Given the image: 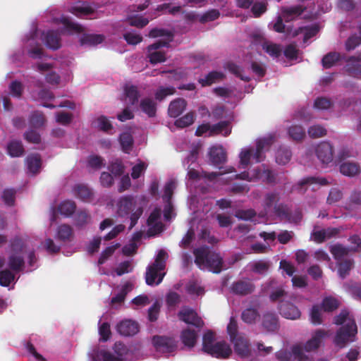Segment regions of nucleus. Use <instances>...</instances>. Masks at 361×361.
Instances as JSON below:
<instances>
[{
	"mask_svg": "<svg viewBox=\"0 0 361 361\" xmlns=\"http://www.w3.org/2000/svg\"><path fill=\"white\" fill-rule=\"evenodd\" d=\"M37 32H33L30 34V37L27 38V42L30 48L28 49V54L33 59H41L42 56V48L39 44H35V37Z\"/></svg>",
	"mask_w": 361,
	"mask_h": 361,
	"instance_id": "36",
	"label": "nucleus"
},
{
	"mask_svg": "<svg viewBox=\"0 0 361 361\" xmlns=\"http://www.w3.org/2000/svg\"><path fill=\"white\" fill-rule=\"evenodd\" d=\"M41 166V159L38 154H30L26 158V166L28 173L33 175L39 173Z\"/></svg>",
	"mask_w": 361,
	"mask_h": 361,
	"instance_id": "38",
	"label": "nucleus"
},
{
	"mask_svg": "<svg viewBox=\"0 0 361 361\" xmlns=\"http://www.w3.org/2000/svg\"><path fill=\"white\" fill-rule=\"evenodd\" d=\"M124 103L126 105H135L137 103L140 94L136 86L132 85H126L124 87Z\"/></svg>",
	"mask_w": 361,
	"mask_h": 361,
	"instance_id": "30",
	"label": "nucleus"
},
{
	"mask_svg": "<svg viewBox=\"0 0 361 361\" xmlns=\"http://www.w3.org/2000/svg\"><path fill=\"white\" fill-rule=\"evenodd\" d=\"M149 233L155 235L163 231L164 224L161 221V210L160 208H154L150 213L147 219Z\"/></svg>",
	"mask_w": 361,
	"mask_h": 361,
	"instance_id": "20",
	"label": "nucleus"
},
{
	"mask_svg": "<svg viewBox=\"0 0 361 361\" xmlns=\"http://www.w3.org/2000/svg\"><path fill=\"white\" fill-rule=\"evenodd\" d=\"M346 71L353 77L361 76V55L350 58L346 65Z\"/></svg>",
	"mask_w": 361,
	"mask_h": 361,
	"instance_id": "34",
	"label": "nucleus"
},
{
	"mask_svg": "<svg viewBox=\"0 0 361 361\" xmlns=\"http://www.w3.org/2000/svg\"><path fill=\"white\" fill-rule=\"evenodd\" d=\"M334 322L337 325H342L334 338L337 346L343 348L347 343L355 340L357 326L353 316L347 310H342L335 318Z\"/></svg>",
	"mask_w": 361,
	"mask_h": 361,
	"instance_id": "2",
	"label": "nucleus"
},
{
	"mask_svg": "<svg viewBox=\"0 0 361 361\" xmlns=\"http://www.w3.org/2000/svg\"><path fill=\"white\" fill-rule=\"evenodd\" d=\"M73 191L75 195L83 202H91L93 199L94 193L86 185L78 184L74 187Z\"/></svg>",
	"mask_w": 361,
	"mask_h": 361,
	"instance_id": "31",
	"label": "nucleus"
},
{
	"mask_svg": "<svg viewBox=\"0 0 361 361\" xmlns=\"http://www.w3.org/2000/svg\"><path fill=\"white\" fill-rule=\"evenodd\" d=\"M7 151L11 157H15L21 156L24 149L21 142L12 140L8 144Z\"/></svg>",
	"mask_w": 361,
	"mask_h": 361,
	"instance_id": "48",
	"label": "nucleus"
},
{
	"mask_svg": "<svg viewBox=\"0 0 361 361\" xmlns=\"http://www.w3.org/2000/svg\"><path fill=\"white\" fill-rule=\"evenodd\" d=\"M117 331L122 336H131L138 332V324L131 319H124L118 324Z\"/></svg>",
	"mask_w": 361,
	"mask_h": 361,
	"instance_id": "27",
	"label": "nucleus"
},
{
	"mask_svg": "<svg viewBox=\"0 0 361 361\" xmlns=\"http://www.w3.org/2000/svg\"><path fill=\"white\" fill-rule=\"evenodd\" d=\"M276 357L279 361H312L313 357L303 352L301 343L293 345L290 351L280 350L276 353Z\"/></svg>",
	"mask_w": 361,
	"mask_h": 361,
	"instance_id": "10",
	"label": "nucleus"
},
{
	"mask_svg": "<svg viewBox=\"0 0 361 361\" xmlns=\"http://www.w3.org/2000/svg\"><path fill=\"white\" fill-rule=\"evenodd\" d=\"M341 59L339 54L333 52L326 54L322 59L323 66L326 68H329L332 66L335 65Z\"/></svg>",
	"mask_w": 361,
	"mask_h": 361,
	"instance_id": "58",
	"label": "nucleus"
},
{
	"mask_svg": "<svg viewBox=\"0 0 361 361\" xmlns=\"http://www.w3.org/2000/svg\"><path fill=\"white\" fill-rule=\"evenodd\" d=\"M209 159L210 162L218 167L219 169H223V166L226 161V152L222 145H214L209 148Z\"/></svg>",
	"mask_w": 361,
	"mask_h": 361,
	"instance_id": "21",
	"label": "nucleus"
},
{
	"mask_svg": "<svg viewBox=\"0 0 361 361\" xmlns=\"http://www.w3.org/2000/svg\"><path fill=\"white\" fill-rule=\"evenodd\" d=\"M227 333L230 335L231 341L234 345L235 350L241 356H245L249 352L247 341L245 338L237 334V323L231 318L227 326Z\"/></svg>",
	"mask_w": 361,
	"mask_h": 361,
	"instance_id": "11",
	"label": "nucleus"
},
{
	"mask_svg": "<svg viewBox=\"0 0 361 361\" xmlns=\"http://www.w3.org/2000/svg\"><path fill=\"white\" fill-rule=\"evenodd\" d=\"M264 291H270L269 298L271 301L275 302L282 300V298L286 295V291L281 285H278V282L275 279H271L268 283L263 285Z\"/></svg>",
	"mask_w": 361,
	"mask_h": 361,
	"instance_id": "23",
	"label": "nucleus"
},
{
	"mask_svg": "<svg viewBox=\"0 0 361 361\" xmlns=\"http://www.w3.org/2000/svg\"><path fill=\"white\" fill-rule=\"evenodd\" d=\"M318 159L323 164H328L333 161V147L329 142H320L315 149Z\"/></svg>",
	"mask_w": 361,
	"mask_h": 361,
	"instance_id": "24",
	"label": "nucleus"
},
{
	"mask_svg": "<svg viewBox=\"0 0 361 361\" xmlns=\"http://www.w3.org/2000/svg\"><path fill=\"white\" fill-rule=\"evenodd\" d=\"M250 266L252 271L262 274L268 271L270 264L268 262L260 260L250 263Z\"/></svg>",
	"mask_w": 361,
	"mask_h": 361,
	"instance_id": "57",
	"label": "nucleus"
},
{
	"mask_svg": "<svg viewBox=\"0 0 361 361\" xmlns=\"http://www.w3.org/2000/svg\"><path fill=\"white\" fill-rule=\"evenodd\" d=\"M179 319L189 324H192L196 327H202L204 326V322L197 316V314L191 308L185 307L178 313Z\"/></svg>",
	"mask_w": 361,
	"mask_h": 361,
	"instance_id": "22",
	"label": "nucleus"
},
{
	"mask_svg": "<svg viewBox=\"0 0 361 361\" xmlns=\"http://www.w3.org/2000/svg\"><path fill=\"white\" fill-rule=\"evenodd\" d=\"M290 137L295 140H300L305 137V130L300 126H293L288 129Z\"/></svg>",
	"mask_w": 361,
	"mask_h": 361,
	"instance_id": "64",
	"label": "nucleus"
},
{
	"mask_svg": "<svg viewBox=\"0 0 361 361\" xmlns=\"http://www.w3.org/2000/svg\"><path fill=\"white\" fill-rule=\"evenodd\" d=\"M146 204V198L142 195H123L116 201V212L120 217L130 218L132 228L142 216Z\"/></svg>",
	"mask_w": 361,
	"mask_h": 361,
	"instance_id": "1",
	"label": "nucleus"
},
{
	"mask_svg": "<svg viewBox=\"0 0 361 361\" xmlns=\"http://www.w3.org/2000/svg\"><path fill=\"white\" fill-rule=\"evenodd\" d=\"M338 305V301L333 297H326L322 301V308L325 312L334 311Z\"/></svg>",
	"mask_w": 361,
	"mask_h": 361,
	"instance_id": "61",
	"label": "nucleus"
},
{
	"mask_svg": "<svg viewBox=\"0 0 361 361\" xmlns=\"http://www.w3.org/2000/svg\"><path fill=\"white\" fill-rule=\"evenodd\" d=\"M73 234L72 228L66 224L61 225L57 228L56 238L65 241L69 240Z\"/></svg>",
	"mask_w": 361,
	"mask_h": 361,
	"instance_id": "55",
	"label": "nucleus"
},
{
	"mask_svg": "<svg viewBox=\"0 0 361 361\" xmlns=\"http://www.w3.org/2000/svg\"><path fill=\"white\" fill-rule=\"evenodd\" d=\"M224 75L219 71H212L209 73L205 78L199 80V82L202 86L210 85L213 83L218 82L224 79Z\"/></svg>",
	"mask_w": 361,
	"mask_h": 361,
	"instance_id": "44",
	"label": "nucleus"
},
{
	"mask_svg": "<svg viewBox=\"0 0 361 361\" xmlns=\"http://www.w3.org/2000/svg\"><path fill=\"white\" fill-rule=\"evenodd\" d=\"M119 140L123 151L129 153L133 144L131 134L128 132L123 133L121 134Z\"/></svg>",
	"mask_w": 361,
	"mask_h": 361,
	"instance_id": "52",
	"label": "nucleus"
},
{
	"mask_svg": "<svg viewBox=\"0 0 361 361\" xmlns=\"http://www.w3.org/2000/svg\"><path fill=\"white\" fill-rule=\"evenodd\" d=\"M318 32V28L317 26H311L309 27H300L298 30H295L293 35L295 36L299 35L300 33H302L304 35V42H306L309 39L312 38Z\"/></svg>",
	"mask_w": 361,
	"mask_h": 361,
	"instance_id": "56",
	"label": "nucleus"
},
{
	"mask_svg": "<svg viewBox=\"0 0 361 361\" xmlns=\"http://www.w3.org/2000/svg\"><path fill=\"white\" fill-rule=\"evenodd\" d=\"M253 45L261 47L267 54L273 59L278 58L281 54L282 49L280 45L267 40L261 34L258 33L253 36Z\"/></svg>",
	"mask_w": 361,
	"mask_h": 361,
	"instance_id": "16",
	"label": "nucleus"
},
{
	"mask_svg": "<svg viewBox=\"0 0 361 361\" xmlns=\"http://www.w3.org/2000/svg\"><path fill=\"white\" fill-rule=\"evenodd\" d=\"M58 20L63 25L62 32L68 34L83 32L84 28L79 24L73 22L67 17L61 16Z\"/></svg>",
	"mask_w": 361,
	"mask_h": 361,
	"instance_id": "32",
	"label": "nucleus"
},
{
	"mask_svg": "<svg viewBox=\"0 0 361 361\" xmlns=\"http://www.w3.org/2000/svg\"><path fill=\"white\" fill-rule=\"evenodd\" d=\"M154 346L157 352L169 355L177 348V343L172 338L164 336H154L152 339Z\"/></svg>",
	"mask_w": 361,
	"mask_h": 361,
	"instance_id": "17",
	"label": "nucleus"
},
{
	"mask_svg": "<svg viewBox=\"0 0 361 361\" xmlns=\"http://www.w3.org/2000/svg\"><path fill=\"white\" fill-rule=\"evenodd\" d=\"M149 35L151 37H165L164 39H159L147 48V57L150 63H158L164 62L166 57L165 53L160 50V49L169 46V42L173 39V35L170 32H166L165 30L161 29L152 30Z\"/></svg>",
	"mask_w": 361,
	"mask_h": 361,
	"instance_id": "5",
	"label": "nucleus"
},
{
	"mask_svg": "<svg viewBox=\"0 0 361 361\" xmlns=\"http://www.w3.org/2000/svg\"><path fill=\"white\" fill-rule=\"evenodd\" d=\"M302 11V8L300 6L283 8L281 16L277 18L273 25L274 30L278 32H285L288 31V28H286V26L283 24V20H285L286 22L293 20L299 16Z\"/></svg>",
	"mask_w": 361,
	"mask_h": 361,
	"instance_id": "15",
	"label": "nucleus"
},
{
	"mask_svg": "<svg viewBox=\"0 0 361 361\" xmlns=\"http://www.w3.org/2000/svg\"><path fill=\"white\" fill-rule=\"evenodd\" d=\"M262 326L267 331H275L279 327L277 316L271 312L264 314L262 319Z\"/></svg>",
	"mask_w": 361,
	"mask_h": 361,
	"instance_id": "37",
	"label": "nucleus"
},
{
	"mask_svg": "<svg viewBox=\"0 0 361 361\" xmlns=\"http://www.w3.org/2000/svg\"><path fill=\"white\" fill-rule=\"evenodd\" d=\"M254 290V286L250 281H238L232 286V290L240 295H246L252 293Z\"/></svg>",
	"mask_w": 361,
	"mask_h": 361,
	"instance_id": "41",
	"label": "nucleus"
},
{
	"mask_svg": "<svg viewBox=\"0 0 361 361\" xmlns=\"http://www.w3.org/2000/svg\"><path fill=\"white\" fill-rule=\"evenodd\" d=\"M195 262L201 269H207L218 274L221 271L222 259L216 253L212 252L207 247H201L194 250Z\"/></svg>",
	"mask_w": 361,
	"mask_h": 361,
	"instance_id": "6",
	"label": "nucleus"
},
{
	"mask_svg": "<svg viewBox=\"0 0 361 361\" xmlns=\"http://www.w3.org/2000/svg\"><path fill=\"white\" fill-rule=\"evenodd\" d=\"M290 151L286 147H281L276 152V161L279 164H286L290 161Z\"/></svg>",
	"mask_w": 361,
	"mask_h": 361,
	"instance_id": "54",
	"label": "nucleus"
},
{
	"mask_svg": "<svg viewBox=\"0 0 361 361\" xmlns=\"http://www.w3.org/2000/svg\"><path fill=\"white\" fill-rule=\"evenodd\" d=\"M327 336V331L323 329H318L315 331L312 334L311 338L309 339L305 344H301L303 348V352L307 355H310L312 357L310 353L316 350L321 345L322 341Z\"/></svg>",
	"mask_w": 361,
	"mask_h": 361,
	"instance_id": "19",
	"label": "nucleus"
},
{
	"mask_svg": "<svg viewBox=\"0 0 361 361\" xmlns=\"http://www.w3.org/2000/svg\"><path fill=\"white\" fill-rule=\"evenodd\" d=\"M329 183V181L324 178H316V177H307L302 179L298 184V186L302 189L303 186L307 188H311L312 190H315L319 188V186L326 185Z\"/></svg>",
	"mask_w": 361,
	"mask_h": 361,
	"instance_id": "29",
	"label": "nucleus"
},
{
	"mask_svg": "<svg viewBox=\"0 0 361 361\" xmlns=\"http://www.w3.org/2000/svg\"><path fill=\"white\" fill-rule=\"evenodd\" d=\"M70 11L78 17H85L92 13L94 10L85 2H78L70 8Z\"/></svg>",
	"mask_w": 361,
	"mask_h": 361,
	"instance_id": "39",
	"label": "nucleus"
},
{
	"mask_svg": "<svg viewBox=\"0 0 361 361\" xmlns=\"http://www.w3.org/2000/svg\"><path fill=\"white\" fill-rule=\"evenodd\" d=\"M338 231L336 228H329L327 229L314 230L311 235V238L317 243H322L324 240L336 235Z\"/></svg>",
	"mask_w": 361,
	"mask_h": 361,
	"instance_id": "33",
	"label": "nucleus"
},
{
	"mask_svg": "<svg viewBox=\"0 0 361 361\" xmlns=\"http://www.w3.org/2000/svg\"><path fill=\"white\" fill-rule=\"evenodd\" d=\"M186 102L183 99H176L169 104L168 112L171 117L176 118L185 109Z\"/></svg>",
	"mask_w": 361,
	"mask_h": 361,
	"instance_id": "35",
	"label": "nucleus"
},
{
	"mask_svg": "<svg viewBox=\"0 0 361 361\" xmlns=\"http://www.w3.org/2000/svg\"><path fill=\"white\" fill-rule=\"evenodd\" d=\"M91 222V216L85 210L78 212L75 216V226L78 227H83Z\"/></svg>",
	"mask_w": 361,
	"mask_h": 361,
	"instance_id": "51",
	"label": "nucleus"
},
{
	"mask_svg": "<svg viewBox=\"0 0 361 361\" xmlns=\"http://www.w3.org/2000/svg\"><path fill=\"white\" fill-rule=\"evenodd\" d=\"M104 36L102 35H84L80 39L81 44L95 46L102 43Z\"/></svg>",
	"mask_w": 361,
	"mask_h": 361,
	"instance_id": "49",
	"label": "nucleus"
},
{
	"mask_svg": "<svg viewBox=\"0 0 361 361\" xmlns=\"http://www.w3.org/2000/svg\"><path fill=\"white\" fill-rule=\"evenodd\" d=\"M202 349L213 357L226 358L225 342L217 341L214 333L211 331H207L203 336Z\"/></svg>",
	"mask_w": 361,
	"mask_h": 361,
	"instance_id": "9",
	"label": "nucleus"
},
{
	"mask_svg": "<svg viewBox=\"0 0 361 361\" xmlns=\"http://www.w3.org/2000/svg\"><path fill=\"white\" fill-rule=\"evenodd\" d=\"M258 317V313L255 309L247 308L242 313V319L247 323H253Z\"/></svg>",
	"mask_w": 361,
	"mask_h": 361,
	"instance_id": "63",
	"label": "nucleus"
},
{
	"mask_svg": "<svg viewBox=\"0 0 361 361\" xmlns=\"http://www.w3.org/2000/svg\"><path fill=\"white\" fill-rule=\"evenodd\" d=\"M340 171L342 174L346 176H355L360 173V166L353 162H343L340 166Z\"/></svg>",
	"mask_w": 361,
	"mask_h": 361,
	"instance_id": "42",
	"label": "nucleus"
},
{
	"mask_svg": "<svg viewBox=\"0 0 361 361\" xmlns=\"http://www.w3.org/2000/svg\"><path fill=\"white\" fill-rule=\"evenodd\" d=\"M76 205L73 201L65 200L61 202L58 209L60 214L66 217L71 216L75 211Z\"/></svg>",
	"mask_w": 361,
	"mask_h": 361,
	"instance_id": "46",
	"label": "nucleus"
},
{
	"mask_svg": "<svg viewBox=\"0 0 361 361\" xmlns=\"http://www.w3.org/2000/svg\"><path fill=\"white\" fill-rule=\"evenodd\" d=\"M127 23L132 26L142 27L148 24L149 20L147 18L141 16L135 15L128 17L127 19Z\"/></svg>",
	"mask_w": 361,
	"mask_h": 361,
	"instance_id": "60",
	"label": "nucleus"
},
{
	"mask_svg": "<svg viewBox=\"0 0 361 361\" xmlns=\"http://www.w3.org/2000/svg\"><path fill=\"white\" fill-rule=\"evenodd\" d=\"M180 338L183 343L185 346L192 348L195 345L197 341V334L195 331L187 329L183 331Z\"/></svg>",
	"mask_w": 361,
	"mask_h": 361,
	"instance_id": "43",
	"label": "nucleus"
},
{
	"mask_svg": "<svg viewBox=\"0 0 361 361\" xmlns=\"http://www.w3.org/2000/svg\"><path fill=\"white\" fill-rule=\"evenodd\" d=\"M8 88L10 94L13 97L20 98L23 94L24 87L20 82L18 80H14L12 82H11Z\"/></svg>",
	"mask_w": 361,
	"mask_h": 361,
	"instance_id": "62",
	"label": "nucleus"
},
{
	"mask_svg": "<svg viewBox=\"0 0 361 361\" xmlns=\"http://www.w3.org/2000/svg\"><path fill=\"white\" fill-rule=\"evenodd\" d=\"M42 40L45 45L51 49H57L60 47V37L58 31L49 30L42 34Z\"/></svg>",
	"mask_w": 361,
	"mask_h": 361,
	"instance_id": "28",
	"label": "nucleus"
},
{
	"mask_svg": "<svg viewBox=\"0 0 361 361\" xmlns=\"http://www.w3.org/2000/svg\"><path fill=\"white\" fill-rule=\"evenodd\" d=\"M310 320L311 322L315 325L322 324V307L319 305H314L310 311Z\"/></svg>",
	"mask_w": 361,
	"mask_h": 361,
	"instance_id": "59",
	"label": "nucleus"
},
{
	"mask_svg": "<svg viewBox=\"0 0 361 361\" xmlns=\"http://www.w3.org/2000/svg\"><path fill=\"white\" fill-rule=\"evenodd\" d=\"M279 199L278 192H272L267 193L264 202V211L260 212L258 216L256 215L254 210L248 209L240 212L238 216L243 220L263 223L264 222V218L271 215L272 212L279 216H282L285 213L280 211L279 205L277 204Z\"/></svg>",
	"mask_w": 361,
	"mask_h": 361,
	"instance_id": "4",
	"label": "nucleus"
},
{
	"mask_svg": "<svg viewBox=\"0 0 361 361\" xmlns=\"http://www.w3.org/2000/svg\"><path fill=\"white\" fill-rule=\"evenodd\" d=\"M281 314L288 319H298L300 317L301 313L299 309L293 304L287 300H281L279 305Z\"/></svg>",
	"mask_w": 361,
	"mask_h": 361,
	"instance_id": "25",
	"label": "nucleus"
},
{
	"mask_svg": "<svg viewBox=\"0 0 361 361\" xmlns=\"http://www.w3.org/2000/svg\"><path fill=\"white\" fill-rule=\"evenodd\" d=\"M168 258L167 252L160 250L153 264L149 265L146 270L145 281L149 286L159 284L165 276L163 271L166 267V261Z\"/></svg>",
	"mask_w": 361,
	"mask_h": 361,
	"instance_id": "8",
	"label": "nucleus"
},
{
	"mask_svg": "<svg viewBox=\"0 0 361 361\" xmlns=\"http://www.w3.org/2000/svg\"><path fill=\"white\" fill-rule=\"evenodd\" d=\"M274 136L269 135L266 137L259 138L256 141V147H247L241 149L239 154L240 167L246 168L253 161L257 163L264 159V153L272 144Z\"/></svg>",
	"mask_w": 361,
	"mask_h": 361,
	"instance_id": "3",
	"label": "nucleus"
},
{
	"mask_svg": "<svg viewBox=\"0 0 361 361\" xmlns=\"http://www.w3.org/2000/svg\"><path fill=\"white\" fill-rule=\"evenodd\" d=\"M350 249L340 245L336 244L330 247V252L333 255L334 257L338 262L344 259L345 257L347 256Z\"/></svg>",
	"mask_w": 361,
	"mask_h": 361,
	"instance_id": "47",
	"label": "nucleus"
},
{
	"mask_svg": "<svg viewBox=\"0 0 361 361\" xmlns=\"http://www.w3.org/2000/svg\"><path fill=\"white\" fill-rule=\"evenodd\" d=\"M140 108L149 117H153L156 114L157 104L151 98H144L140 101Z\"/></svg>",
	"mask_w": 361,
	"mask_h": 361,
	"instance_id": "40",
	"label": "nucleus"
},
{
	"mask_svg": "<svg viewBox=\"0 0 361 361\" xmlns=\"http://www.w3.org/2000/svg\"><path fill=\"white\" fill-rule=\"evenodd\" d=\"M12 253L8 258V266L14 271H19L24 265L21 254L24 252L25 244L22 240L16 238L11 243Z\"/></svg>",
	"mask_w": 361,
	"mask_h": 361,
	"instance_id": "12",
	"label": "nucleus"
},
{
	"mask_svg": "<svg viewBox=\"0 0 361 361\" xmlns=\"http://www.w3.org/2000/svg\"><path fill=\"white\" fill-rule=\"evenodd\" d=\"M226 128V121H221L213 126L208 123L200 126L196 131L195 135L197 136H212L223 131Z\"/></svg>",
	"mask_w": 361,
	"mask_h": 361,
	"instance_id": "26",
	"label": "nucleus"
},
{
	"mask_svg": "<svg viewBox=\"0 0 361 361\" xmlns=\"http://www.w3.org/2000/svg\"><path fill=\"white\" fill-rule=\"evenodd\" d=\"M95 128L104 132H109L112 129V125L107 117L104 116H98L93 122Z\"/></svg>",
	"mask_w": 361,
	"mask_h": 361,
	"instance_id": "53",
	"label": "nucleus"
},
{
	"mask_svg": "<svg viewBox=\"0 0 361 361\" xmlns=\"http://www.w3.org/2000/svg\"><path fill=\"white\" fill-rule=\"evenodd\" d=\"M353 266V262L350 259H345L338 262V273L341 278H345Z\"/></svg>",
	"mask_w": 361,
	"mask_h": 361,
	"instance_id": "50",
	"label": "nucleus"
},
{
	"mask_svg": "<svg viewBox=\"0 0 361 361\" xmlns=\"http://www.w3.org/2000/svg\"><path fill=\"white\" fill-rule=\"evenodd\" d=\"M177 187V181L175 178L169 179L165 184L164 188V194L162 200L164 202V218L166 221H170L175 216L173 207L171 202L174 190Z\"/></svg>",
	"mask_w": 361,
	"mask_h": 361,
	"instance_id": "13",
	"label": "nucleus"
},
{
	"mask_svg": "<svg viewBox=\"0 0 361 361\" xmlns=\"http://www.w3.org/2000/svg\"><path fill=\"white\" fill-rule=\"evenodd\" d=\"M33 68L45 75V80L47 83L52 85H57L61 82L60 75L52 70L53 65L46 62H39L33 66Z\"/></svg>",
	"mask_w": 361,
	"mask_h": 361,
	"instance_id": "18",
	"label": "nucleus"
},
{
	"mask_svg": "<svg viewBox=\"0 0 361 361\" xmlns=\"http://www.w3.org/2000/svg\"><path fill=\"white\" fill-rule=\"evenodd\" d=\"M115 355L100 347H95L88 353L89 361H122L126 360L128 353L127 347L121 342L114 345Z\"/></svg>",
	"mask_w": 361,
	"mask_h": 361,
	"instance_id": "7",
	"label": "nucleus"
},
{
	"mask_svg": "<svg viewBox=\"0 0 361 361\" xmlns=\"http://www.w3.org/2000/svg\"><path fill=\"white\" fill-rule=\"evenodd\" d=\"M204 180V177L197 171L190 169L188 172V187H197L199 183Z\"/></svg>",
	"mask_w": 361,
	"mask_h": 361,
	"instance_id": "45",
	"label": "nucleus"
},
{
	"mask_svg": "<svg viewBox=\"0 0 361 361\" xmlns=\"http://www.w3.org/2000/svg\"><path fill=\"white\" fill-rule=\"evenodd\" d=\"M262 169H253L250 172H243L235 175L237 179L252 181L255 180H261L271 183L275 181L274 175L269 169H265L264 165L261 166Z\"/></svg>",
	"mask_w": 361,
	"mask_h": 361,
	"instance_id": "14",
	"label": "nucleus"
}]
</instances>
